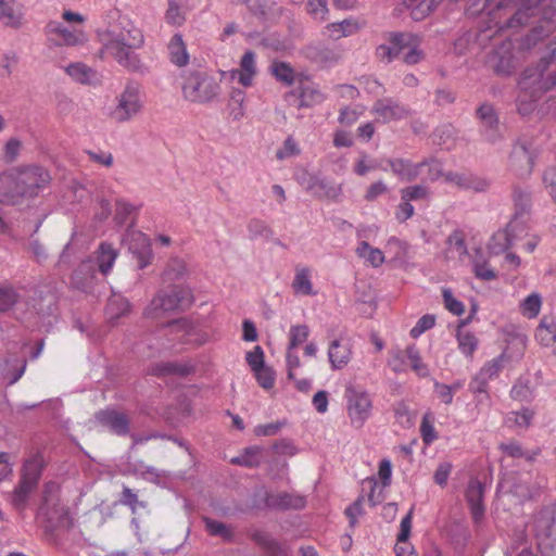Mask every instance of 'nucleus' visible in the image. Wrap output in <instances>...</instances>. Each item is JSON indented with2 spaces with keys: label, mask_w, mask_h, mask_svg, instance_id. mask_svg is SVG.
Returning <instances> with one entry per match:
<instances>
[{
  "label": "nucleus",
  "mask_w": 556,
  "mask_h": 556,
  "mask_svg": "<svg viewBox=\"0 0 556 556\" xmlns=\"http://www.w3.org/2000/svg\"><path fill=\"white\" fill-rule=\"evenodd\" d=\"M108 26L97 30L100 49L97 56L105 60L113 58L124 68L136 72H147V66L141 61L136 50L144 46L146 38L141 28L125 14L113 11Z\"/></svg>",
  "instance_id": "obj_1"
},
{
  "label": "nucleus",
  "mask_w": 556,
  "mask_h": 556,
  "mask_svg": "<svg viewBox=\"0 0 556 556\" xmlns=\"http://www.w3.org/2000/svg\"><path fill=\"white\" fill-rule=\"evenodd\" d=\"M554 86H556V41L549 43L538 66L526 70L519 80V113L530 114L534 110L535 101Z\"/></svg>",
  "instance_id": "obj_2"
},
{
  "label": "nucleus",
  "mask_w": 556,
  "mask_h": 556,
  "mask_svg": "<svg viewBox=\"0 0 556 556\" xmlns=\"http://www.w3.org/2000/svg\"><path fill=\"white\" fill-rule=\"evenodd\" d=\"M50 182L49 173L37 165L11 168L0 174V203L15 205L35 198Z\"/></svg>",
  "instance_id": "obj_3"
},
{
  "label": "nucleus",
  "mask_w": 556,
  "mask_h": 556,
  "mask_svg": "<svg viewBox=\"0 0 556 556\" xmlns=\"http://www.w3.org/2000/svg\"><path fill=\"white\" fill-rule=\"evenodd\" d=\"M181 90L184 99L191 103L211 104L220 98V79L205 71H192L185 75Z\"/></svg>",
  "instance_id": "obj_4"
},
{
  "label": "nucleus",
  "mask_w": 556,
  "mask_h": 556,
  "mask_svg": "<svg viewBox=\"0 0 556 556\" xmlns=\"http://www.w3.org/2000/svg\"><path fill=\"white\" fill-rule=\"evenodd\" d=\"M345 408L352 427L359 429L370 418L372 399L363 388L348 386L344 391Z\"/></svg>",
  "instance_id": "obj_5"
},
{
  "label": "nucleus",
  "mask_w": 556,
  "mask_h": 556,
  "mask_svg": "<svg viewBox=\"0 0 556 556\" xmlns=\"http://www.w3.org/2000/svg\"><path fill=\"white\" fill-rule=\"evenodd\" d=\"M143 108L142 94L138 84L129 83L117 97L112 116L116 122L125 123L136 117Z\"/></svg>",
  "instance_id": "obj_6"
},
{
  "label": "nucleus",
  "mask_w": 556,
  "mask_h": 556,
  "mask_svg": "<svg viewBox=\"0 0 556 556\" xmlns=\"http://www.w3.org/2000/svg\"><path fill=\"white\" fill-rule=\"evenodd\" d=\"M538 545L546 556L556 555V509H542L535 521Z\"/></svg>",
  "instance_id": "obj_7"
},
{
  "label": "nucleus",
  "mask_w": 556,
  "mask_h": 556,
  "mask_svg": "<svg viewBox=\"0 0 556 556\" xmlns=\"http://www.w3.org/2000/svg\"><path fill=\"white\" fill-rule=\"evenodd\" d=\"M513 200L515 204L514 219L507 225L504 231H500L495 235L494 239L504 240L501 250L509 249L516 238L515 232L518 228V219L525 214L529 213L531 207V195L528 191L520 188H516L513 192Z\"/></svg>",
  "instance_id": "obj_8"
},
{
  "label": "nucleus",
  "mask_w": 556,
  "mask_h": 556,
  "mask_svg": "<svg viewBox=\"0 0 556 556\" xmlns=\"http://www.w3.org/2000/svg\"><path fill=\"white\" fill-rule=\"evenodd\" d=\"M507 359V354L503 352L498 356L486 362L471 379L469 390L473 394H486L489 381L498 376Z\"/></svg>",
  "instance_id": "obj_9"
},
{
  "label": "nucleus",
  "mask_w": 556,
  "mask_h": 556,
  "mask_svg": "<svg viewBox=\"0 0 556 556\" xmlns=\"http://www.w3.org/2000/svg\"><path fill=\"white\" fill-rule=\"evenodd\" d=\"M63 515L64 507L60 504L59 485L54 482H49L43 489V501L38 510V517L48 522H58Z\"/></svg>",
  "instance_id": "obj_10"
},
{
  "label": "nucleus",
  "mask_w": 556,
  "mask_h": 556,
  "mask_svg": "<svg viewBox=\"0 0 556 556\" xmlns=\"http://www.w3.org/2000/svg\"><path fill=\"white\" fill-rule=\"evenodd\" d=\"M123 240L129 251L136 256L140 268H144L150 264L152 250L147 235L136 229H128Z\"/></svg>",
  "instance_id": "obj_11"
},
{
  "label": "nucleus",
  "mask_w": 556,
  "mask_h": 556,
  "mask_svg": "<svg viewBox=\"0 0 556 556\" xmlns=\"http://www.w3.org/2000/svg\"><path fill=\"white\" fill-rule=\"evenodd\" d=\"M412 40L410 33H389L384 42L376 49V55L383 62L390 63L405 51V45Z\"/></svg>",
  "instance_id": "obj_12"
},
{
  "label": "nucleus",
  "mask_w": 556,
  "mask_h": 556,
  "mask_svg": "<svg viewBox=\"0 0 556 556\" xmlns=\"http://www.w3.org/2000/svg\"><path fill=\"white\" fill-rule=\"evenodd\" d=\"M193 295L189 288L176 287L167 293H159L153 298V305H163L165 311L174 312L191 305Z\"/></svg>",
  "instance_id": "obj_13"
},
{
  "label": "nucleus",
  "mask_w": 556,
  "mask_h": 556,
  "mask_svg": "<svg viewBox=\"0 0 556 556\" xmlns=\"http://www.w3.org/2000/svg\"><path fill=\"white\" fill-rule=\"evenodd\" d=\"M301 184L306 188V190L320 199L336 200L342 193L341 185L327 179H319L318 177L309 174H306L301 179Z\"/></svg>",
  "instance_id": "obj_14"
},
{
  "label": "nucleus",
  "mask_w": 556,
  "mask_h": 556,
  "mask_svg": "<svg viewBox=\"0 0 556 556\" xmlns=\"http://www.w3.org/2000/svg\"><path fill=\"white\" fill-rule=\"evenodd\" d=\"M169 332L181 343H194L202 345L207 341V336L200 332L187 318H181L169 324Z\"/></svg>",
  "instance_id": "obj_15"
},
{
  "label": "nucleus",
  "mask_w": 556,
  "mask_h": 556,
  "mask_svg": "<svg viewBox=\"0 0 556 556\" xmlns=\"http://www.w3.org/2000/svg\"><path fill=\"white\" fill-rule=\"evenodd\" d=\"M534 155L526 143L518 142L509 156V167L519 176H528L532 172Z\"/></svg>",
  "instance_id": "obj_16"
},
{
  "label": "nucleus",
  "mask_w": 556,
  "mask_h": 556,
  "mask_svg": "<svg viewBox=\"0 0 556 556\" xmlns=\"http://www.w3.org/2000/svg\"><path fill=\"white\" fill-rule=\"evenodd\" d=\"M377 121L388 123L406 117L408 111L392 99L378 100L372 106Z\"/></svg>",
  "instance_id": "obj_17"
},
{
  "label": "nucleus",
  "mask_w": 556,
  "mask_h": 556,
  "mask_svg": "<svg viewBox=\"0 0 556 556\" xmlns=\"http://www.w3.org/2000/svg\"><path fill=\"white\" fill-rule=\"evenodd\" d=\"M47 30L61 39L65 46H81L87 41V35L81 28L70 29L60 22L52 21L47 25Z\"/></svg>",
  "instance_id": "obj_18"
},
{
  "label": "nucleus",
  "mask_w": 556,
  "mask_h": 556,
  "mask_svg": "<svg viewBox=\"0 0 556 556\" xmlns=\"http://www.w3.org/2000/svg\"><path fill=\"white\" fill-rule=\"evenodd\" d=\"M256 74V58L253 51H245L240 60V68L230 71V77L238 79L243 87L252 86Z\"/></svg>",
  "instance_id": "obj_19"
},
{
  "label": "nucleus",
  "mask_w": 556,
  "mask_h": 556,
  "mask_svg": "<svg viewBox=\"0 0 556 556\" xmlns=\"http://www.w3.org/2000/svg\"><path fill=\"white\" fill-rule=\"evenodd\" d=\"M483 495L484 485L477 479H471L466 490V500L475 522H479L484 515Z\"/></svg>",
  "instance_id": "obj_20"
},
{
  "label": "nucleus",
  "mask_w": 556,
  "mask_h": 556,
  "mask_svg": "<svg viewBox=\"0 0 556 556\" xmlns=\"http://www.w3.org/2000/svg\"><path fill=\"white\" fill-rule=\"evenodd\" d=\"M352 357L351 344L342 338L334 339L328 348V358L332 369L344 368Z\"/></svg>",
  "instance_id": "obj_21"
},
{
  "label": "nucleus",
  "mask_w": 556,
  "mask_h": 556,
  "mask_svg": "<svg viewBox=\"0 0 556 556\" xmlns=\"http://www.w3.org/2000/svg\"><path fill=\"white\" fill-rule=\"evenodd\" d=\"M24 9L16 0H0V22L9 27L18 28L23 24Z\"/></svg>",
  "instance_id": "obj_22"
},
{
  "label": "nucleus",
  "mask_w": 556,
  "mask_h": 556,
  "mask_svg": "<svg viewBox=\"0 0 556 556\" xmlns=\"http://www.w3.org/2000/svg\"><path fill=\"white\" fill-rule=\"evenodd\" d=\"M97 420L116 434L123 435L128 432L127 417L116 410H102L96 415Z\"/></svg>",
  "instance_id": "obj_23"
},
{
  "label": "nucleus",
  "mask_w": 556,
  "mask_h": 556,
  "mask_svg": "<svg viewBox=\"0 0 556 556\" xmlns=\"http://www.w3.org/2000/svg\"><path fill=\"white\" fill-rule=\"evenodd\" d=\"M477 114L482 124L485 138L491 142H495L500 138V132L497 130L498 118L493 106L482 104L478 109Z\"/></svg>",
  "instance_id": "obj_24"
},
{
  "label": "nucleus",
  "mask_w": 556,
  "mask_h": 556,
  "mask_svg": "<svg viewBox=\"0 0 556 556\" xmlns=\"http://www.w3.org/2000/svg\"><path fill=\"white\" fill-rule=\"evenodd\" d=\"M389 165L392 172L400 177L402 180L410 181L416 179L424 173V168L426 166L425 163L414 164L409 161L405 160H390Z\"/></svg>",
  "instance_id": "obj_25"
},
{
  "label": "nucleus",
  "mask_w": 556,
  "mask_h": 556,
  "mask_svg": "<svg viewBox=\"0 0 556 556\" xmlns=\"http://www.w3.org/2000/svg\"><path fill=\"white\" fill-rule=\"evenodd\" d=\"M65 73L76 83L91 85L98 80V73L83 62H73L64 68Z\"/></svg>",
  "instance_id": "obj_26"
},
{
  "label": "nucleus",
  "mask_w": 556,
  "mask_h": 556,
  "mask_svg": "<svg viewBox=\"0 0 556 556\" xmlns=\"http://www.w3.org/2000/svg\"><path fill=\"white\" fill-rule=\"evenodd\" d=\"M43 467V457L41 454L36 453L28 457L22 469L21 480L31 483L37 486Z\"/></svg>",
  "instance_id": "obj_27"
},
{
  "label": "nucleus",
  "mask_w": 556,
  "mask_h": 556,
  "mask_svg": "<svg viewBox=\"0 0 556 556\" xmlns=\"http://www.w3.org/2000/svg\"><path fill=\"white\" fill-rule=\"evenodd\" d=\"M167 48L173 64L182 67L189 63V53L180 34H175L170 38Z\"/></svg>",
  "instance_id": "obj_28"
},
{
  "label": "nucleus",
  "mask_w": 556,
  "mask_h": 556,
  "mask_svg": "<svg viewBox=\"0 0 556 556\" xmlns=\"http://www.w3.org/2000/svg\"><path fill=\"white\" fill-rule=\"evenodd\" d=\"M355 252L366 265L374 268L380 267L386 262L384 253L380 249L371 247L367 241H361Z\"/></svg>",
  "instance_id": "obj_29"
},
{
  "label": "nucleus",
  "mask_w": 556,
  "mask_h": 556,
  "mask_svg": "<svg viewBox=\"0 0 556 556\" xmlns=\"http://www.w3.org/2000/svg\"><path fill=\"white\" fill-rule=\"evenodd\" d=\"M357 22L352 18H346L341 22L328 24L324 29V35L331 39L338 40L343 37L353 35L357 31Z\"/></svg>",
  "instance_id": "obj_30"
},
{
  "label": "nucleus",
  "mask_w": 556,
  "mask_h": 556,
  "mask_svg": "<svg viewBox=\"0 0 556 556\" xmlns=\"http://www.w3.org/2000/svg\"><path fill=\"white\" fill-rule=\"evenodd\" d=\"M25 369V359H7L3 364H0V377L8 384H14L24 375Z\"/></svg>",
  "instance_id": "obj_31"
},
{
  "label": "nucleus",
  "mask_w": 556,
  "mask_h": 556,
  "mask_svg": "<svg viewBox=\"0 0 556 556\" xmlns=\"http://www.w3.org/2000/svg\"><path fill=\"white\" fill-rule=\"evenodd\" d=\"M535 339L544 346H551L556 341V321L553 317L543 316L535 330Z\"/></svg>",
  "instance_id": "obj_32"
},
{
  "label": "nucleus",
  "mask_w": 556,
  "mask_h": 556,
  "mask_svg": "<svg viewBox=\"0 0 556 556\" xmlns=\"http://www.w3.org/2000/svg\"><path fill=\"white\" fill-rule=\"evenodd\" d=\"M292 289L299 295H315L311 280V271L307 267L296 268L292 282Z\"/></svg>",
  "instance_id": "obj_33"
},
{
  "label": "nucleus",
  "mask_w": 556,
  "mask_h": 556,
  "mask_svg": "<svg viewBox=\"0 0 556 556\" xmlns=\"http://www.w3.org/2000/svg\"><path fill=\"white\" fill-rule=\"evenodd\" d=\"M37 486L20 479L17 485L11 493V504L17 510H24L27 506L29 495Z\"/></svg>",
  "instance_id": "obj_34"
},
{
  "label": "nucleus",
  "mask_w": 556,
  "mask_h": 556,
  "mask_svg": "<svg viewBox=\"0 0 556 556\" xmlns=\"http://www.w3.org/2000/svg\"><path fill=\"white\" fill-rule=\"evenodd\" d=\"M268 506L276 508H302L305 505V501L303 497L298 495H292L289 493H280L275 495H269L267 497Z\"/></svg>",
  "instance_id": "obj_35"
},
{
  "label": "nucleus",
  "mask_w": 556,
  "mask_h": 556,
  "mask_svg": "<svg viewBox=\"0 0 556 556\" xmlns=\"http://www.w3.org/2000/svg\"><path fill=\"white\" fill-rule=\"evenodd\" d=\"M118 252L116 249H114L109 243H102L99 247L98 255H97V263L99 270L103 275H108L110 270L112 269L116 258H117Z\"/></svg>",
  "instance_id": "obj_36"
},
{
  "label": "nucleus",
  "mask_w": 556,
  "mask_h": 556,
  "mask_svg": "<svg viewBox=\"0 0 556 556\" xmlns=\"http://www.w3.org/2000/svg\"><path fill=\"white\" fill-rule=\"evenodd\" d=\"M445 179L462 188L472 189L475 191H484L489 186L484 179L467 177L458 173H448L446 174Z\"/></svg>",
  "instance_id": "obj_37"
},
{
  "label": "nucleus",
  "mask_w": 556,
  "mask_h": 556,
  "mask_svg": "<svg viewBox=\"0 0 556 556\" xmlns=\"http://www.w3.org/2000/svg\"><path fill=\"white\" fill-rule=\"evenodd\" d=\"M534 417V412L528 407H523L517 412H510L505 417V425L508 428L527 429Z\"/></svg>",
  "instance_id": "obj_38"
},
{
  "label": "nucleus",
  "mask_w": 556,
  "mask_h": 556,
  "mask_svg": "<svg viewBox=\"0 0 556 556\" xmlns=\"http://www.w3.org/2000/svg\"><path fill=\"white\" fill-rule=\"evenodd\" d=\"M185 0H168L165 21L172 26H181L186 21Z\"/></svg>",
  "instance_id": "obj_39"
},
{
  "label": "nucleus",
  "mask_w": 556,
  "mask_h": 556,
  "mask_svg": "<svg viewBox=\"0 0 556 556\" xmlns=\"http://www.w3.org/2000/svg\"><path fill=\"white\" fill-rule=\"evenodd\" d=\"M437 0H406L405 5L410 11L414 20L420 21L425 18L435 5Z\"/></svg>",
  "instance_id": "obj_40"
},
{
  "label": "nucleus",
  "mask_w": 556,
  "mask_h": 556,
  "mask_svg": "<svg viewBox=\"0 0 556 556\" xmlns=\"http://www.w3.org/2000/svg\"><path fill=\"white\" fill-rule=\"evenodd\" d=\"M541 307L542 298L536 292L529 294L520 302V312L525 317L529 319L535 318L540 314Z\"/></svg>",
  "instance_id": "obj_41"
},
{
  "label": "nucleus",
  "mask_w": 556,
  "mask_h": 556,
  "mask_svg": "<svg viewBox=\"0 0 556 556\" xmlns=\"http://www.w3.org/2000/svg\"><path fill=\"white\" fill-rule=\"evenodd\" d=\"M458 350L467 357H471L478 346V339L473 333L466 330H458L456 333Z\"/></svg>",
  "instance_id": "obj_42"
},
{
  "label": "nucleus",
  "mask_w": 556,
  "mask_h": 556,
  "mask_svg": "<svg viewBox=\"0 0 556 556\" xmlns=\"http://www.w3.org/2000/svg\"><path fill=\"white\" fill-rule=\"evenodd\" d=\"M130 309L128 301L122 295H114L106 306V315L111 320L117 319Z\"/></svg>",
  "instance_id": "obj_43"
},
{
  "label": "nucleus",
  "mask_w": 556,
  "mask_h": 556,
  "mask_svg": "<svg viewBox=\"0 0 556 556\" xmlns=\"http://www.w3.org/2000/svg\"><path fill=\"white\" fill-rule=\"evenodd\" d=\"M270 72L277 80L281 81L286 86H291L294 84L295 73L290 64L286 62H273Z\"/></svg>",
  "instance_id": "obj_44"
},
{
  "label": "nucleus",
  "mask_w": 556,
  "mask_h": 556,
  "mask_svg": "<svg viewBox=\"0 0 556 556\" xmlns=\"http://www.w3.org/2000/svg\"><path fill=\"white\" fill-rule=\"evenodd\" d=\"M410 37H412V40H408L409 45H405V51L403 52V54H404L403 60L406 64L413 65L422 60L424 53L420 50V38L417 35L412 34V33H410Z\"/></svg>",
  "instance_id": "obj_45"
},
{
  "label": "nucleus",
  "mask_w": 556,
  "mask_h": 556,
  "mask_svg": "<svg viewBox=\"0 0 556 556\" xmlns=\"http://www.w3.org/2000/svg\"><path fill=\"white\" fill-rule=\"evenodd\" d=\"M405 355L409 361L410 368L419 376L427 377L429 375L428 366L422 362L420 353L416 345L412 344L406 348Z\"/></svg>",
  "instance_id": "obj_46"
},
{
  "label": "nucleus",
  "mask_w": 556,
  "mask_h": 556,
  "mask_svg": "<svg viewBox=\"0 0 556 556\" xmlns=\"http://www.w3.org/2000/svg\"><path fill=\"white\" fill-rule=\"evenodd\" d=\"M448 253L452 255L458 256L462 258L467 255V247L465 243V238L462 231L455 230L453 231L446 239Z\"/></svg>",
  "instance_id": "obj_47"
},
{
  "label": "nucleus",
  "mask_w": 556,
  "mask_h": 556,
  "mask_svg": "<svg viewBox=\"0 0 556 556\" xmlns=\"http://www.w3.org/2000/svg\"><path fill=\"white\" fill-rule=\"evenodd\" d=\"M408 243L395 236L390 237L386 242V250L392 254L394 261L404 260L408 254Z\"/></svg>",
  "instance_id": "obj_48"
},
{
  "label": "nucleus",
  "mask_w": 556,
  "mask_h": 556,
  "mask_svg": "<svg viewBox=\"0 0 556 556\" xmlns=\"http://www.w3.org/2000/svg\"><path fill=\"white\" fill-rule=\"evenodd\" d=\"M306 12L317 22H324L328 17V0H307Z\"/></svg>",
  "instance_id": "obj_49"
},
{
  "label": "nucleus",
  "mask_w": 556,
  "mask_h": 556,
  "mask_svg": "<svg viewBox=\"0 0 556 556\" xmlns=\"http://www.w3.org/2000/svg\"><path fill=\"white\" fill-rule=\"evenodd\" d=\"M205 528L211 535L220 536L226 541L232 538V530L226 523L205 517L203 519Z\"/></svg>",
  "instance_id": "obj_50"
},
{
  "label": "nucleus",
  "mask_w": 556,
  "mask_h": 556,
  "mask_svg": "<svg viewBox=\"0 0 556 556\" xmlns=\"http://www.w3.org/2000/svg\"><path fill=\"white\" fill-rule=\"evenodd\" d=\"M262 448L258 446L248 447L243 454L232 459V463L245 466L255 467L261 463Z\"/></svg>",
  "instance_id": "obj_51"
},
{
  "label": "nucleus",
  "mask_w": 556,
  "mask_h": 556,
  "mask_svg": "<svg viewBox=\"0 0 556 556\" xmlns=\"http://www.w3.org/2000/svg\"><path fill=\"white\" fill-rule=\"evenodd\" d=\"M500 448L501 451L506 454L507 456L509 457H513V458H521V457H525L529 460L533 459L534 456L539 455L540 451L538 450V452L533 453L532 455H530L529 453L525 452L521 444L516 442V441H510V442H507V443H502L500 445Z\"/></svg>",
  "instance_id": "obj_52"
},
{
  "label": "nucleus",
  "mask_w": 556,
  "mask_h": 556,
  "mask_svg": "<svg viewBox=\"0 0 556 556\" xmlns=\"http://www.w3.org/2000/svg\"><path fill=\"white\" fill-rule=\"evenodd\" d=\"M309 336V329L306 325H294L291 326L289 331V344L288 348L296 349L299 345L304 343Z\"/></svg>",
  "instance_id": "obj_53"
},
{
  "label": "nucleus",
  "mask_w": 556,
  "mask_h": 556,
  "mask_svg": "<svg viewBox=\"0 0 556 556\" xmlns=\"http://www.w3.org/2000/svg\"><path fill=\"white\" fill-rule=\"evenodd\" d=\"M257 383L265 390H269L275 384V371L267 365L253 370Z\"/></svg>",
  "instance_id": "obj_54"
},
{
  "label": "nucleus",
  "mask_w": 556,
  "mask_h": 556,
  "mask_svg": "<svg viewBox=\"0 0 556 556\" xmlns=\"http://www.w3.org/2000/svg\"><path fill=\"white\" fill-rule=\"evenodd\" d=\"M301 152V149L298 142L292 138L288 137L282 146L276 151V157L279 161H283L287 159H291L298 156Z\"/></svg>",
  "instance_id": "obj_55"
},
{
  "label": "nucleus",
  "mask_w": 556,
  "mask_h": 556,
  "mask_svg": "<svg viewBox=\"0 0 556 556\" xmlns=\"http://www.w3.org/2000/svg\"><path fill=\"white\" fill-rule=\"evenodd\" d=\"M433 422V416L430 413H426L420 425L421 438L426 444H431L438 438Z\"/></svg>",
  "instance_id": "obj_56"
},
{
  "label": "nucleus",
  "mask_w": 556,
  "mask_h": 556,
  "mask_svg": "<svg viewBox=\"0 0 556 556\" xmlns=\"http://www.w3.org/2000/svg\"><path fill=\"white\" fill-rule=\"evenodd\" d=\"M18 294L12 287L0 286V312H5L15 305Z\"/></svg>",
  "instance_id": "obj_57"
},
{
  "label": "nucleus",
  "mask_w": 556,
  "mask_h": 556,
  "mask_svg": "<svg viewBox=\"0 0 556 556\" xmlns=\"http://www.w3.org/2000/svg\"><path fill=\"white\" fill-rule=\"evenodd\" d=\"M166 274L170 279H180L188 274L187 263L179 257L172 258L166 267Z\"/></svg>",
  "instance_id": "obj_58"
},
{
  "label": "nucleus",
  "mask_w": 556,
  "mask_h": 556,
  "mask_svg": "<svg viewBox=\"0 0 556 556\" xmlns=\"http://www.w3.org/2000/svg\"><path fill=\"white\" fill-rule=\"evenodd\" d=\"M249 233L252 238H269L273 235L269 226L261 219H252L248 225Z\"/></svg>",
  "instance_id": "obj_59"
},
{
  "label": "nucleus",
  "mask_w": 556,
  "mask_h": 556,
  "mask_svg": "<svg viewBox=\"0 0 556 556\" xmlns=\"http://www.w3.org/2000/svg\"><path fill=\"white\" fill-rule=\"evenodd\" d=\"M429 191L427 187L420 185L406 187L401 190V199L408 200L409 202L415 200L427 199Z\"/></svg>",
  "instance_id": "obj_60"
},
{
  "label": "nucleus",
  "mask_w": 556,
  "mask_h": 556,
  "mask_svg": "<svg viewBox=\"0 0 556 556\" xmlns=\"http://www.w3.org/2000/svg\"><path fill=\"white\" fill-rule=\"evenodd\" d=\"M442 296L444 300L445 307L446 309H448V312L456 316H460L465 312L464 304L454 298L450 289H443Z\"/></svg>",
  "instance_id": "obj_61"
},
{
  "label": "nucleus",
  "mask_w": 556,
  "mask_h": 556,
  "mask_svg": "<svg viewBox=\"0 0 556 556\" xmlns=\"http://www.w3.org/2000/svg\"><path fill=\"white\" fill-rule=\"evenodd\" d=\"M254 540L273 555H278L282 551L280 544L267 533H255Z\"/></svg>",
  "instance_id": "obj_62"
},
{
  "label": "nucleus",
  "mask_w": 556,
  "mask_h": 556,
  "mask_svg": "<svg viewBox=\"0 0 556 556\" xmlns=\"http://www.w3.org/2000/svg\"><path fill=\"white\" fill-rule=\"evenodd\" d=\"M263 349L260 345H256L253 348V350L247 353L245 361L253 371L265 365Z\"/></svg>",
  "instance_id": "obj_63"
},
{
  "label": "nucleus",
  "mask_w": 556,
  "mask_h": 556,
  "mask_svg": "<svg viewBox=\"0 0 556 556\" xmlns=\"http://www.w3.org/2000/svg\"><path fill=\"white\" fill-rule=\"evenodd\" d=\"M435 324V318L432 315H424L418 319L416 325L410 329V336L413 338L420 337L424 332L431 329Z\"/></svg>",
  "instance_id": "obj_64"
}]
</instances>
